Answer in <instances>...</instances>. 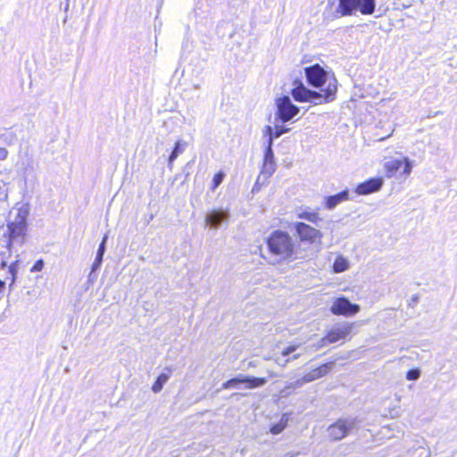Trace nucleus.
<instances>
[{
	"mask_svg": "<svg viewBox=\"0 0 457 457\" xmlns=\"http://www.w3.org/2000/svg\"><path fill=\"white\" fill-rule=\"evenodd\" d=\"M297 349V345H291L282 351L283 356H288Z\"/></svg>",
	"mask_w": 457,
	"mask_h": 457,
	"instance_id": "c85d7f7f",
	"label": "nucleus"
},
{
	"mask_svg": "<svg viewBox=\"0 0 457 457\" xmlns=\"http://www.w3.org/2000/svg\"><path fill=\"white\" fill-rule=\"evenodd\" d=\"M307 82L313 87H320L328 80V84L323 90L324 94L311 90L303 83L297 84L291 92L294 99L300 103H311L319 105L335 100L337 91V81L335 77L328 78V72L320 65L314 64L305 68Z\"/></svg>",
	"mask_w": 457,
	"mask_h": 457,
	"instance_id": "f257e3e1",
	"label": "nucleus"
},
{
	"mask_svg": "<svg viewBox=\"0 0 457 457\" xmlns=\"http://www.w3.org/2000/svg\"><path fill=\"white\" fill-rule=\"evenodd\" d=\"M276 170V162L274 160V153L272 149H264L263 164L262 168V175L266 178L270 177Z\"/></svg>",
	"mask_w": 457,
	"mask_h": 457,
	"instance_id": "dca6fc26",
	"label": "nucleus"
},
{
	"mask_svg": "<svg viewBox=\"0 0 457 457\" xmlns=\"http://www.w3.org/2000/svg\"><path fill=\"white\" fill-rule=\"evenodd\" d=\"M425 452H426V454L424 457H429L430 452L428 450H425Z\"/></svg>",
	"mask_w": 457,
	"mask_h": 457,
	"instance_id": "72a5a7b5",
	"label": "nucleus"
},
{
	"mask_svg": "<svg viewBox=\"0 0 457 457\" xmlns=\"http://www.w3.org/2000/svg\"><path fill=\"white\" fill-rule=\"evenodd\" d=\"M18 166L21 174L24 178L32 174L36 170L33 154L28 148L24 152L20 153Z\"/></svg>",
	"mask_w": 457,
	"mask_h": 457,
	"instance_id": "ddd939ff",
	"label": "nucleus"
},
{
	"mask_svg": "<svg viewBox=\"0 0 457 457\" xmlns=\"http://www.w3.org/2000/svg\"><path fill=\"white\" fill-rule=\"evenodd\" d=\"M6 266V262H2V268L5 267Z\"/></svg>",
	"mask_w": 457,
	"mask_h": 457,
	"instance_id": "58836bf2",
	"label": "nucleus"
},
{
	"mask_svg": "<svg viewBox=\"0 0 457 457\" xmlns=\"http://www.w3.org/2000/svg\"><path fill=\"white\" fill-rule=\"evenodd\" d=\"M68 7H69V4H67V5L65 6V11H67V10H68Z\"/></svg>",
	"mask_w": 457,
	"mask_h": 457,
	"instance_id": "ea45409f",
	"label": "nucleus"
},
{
	"mask_svg": "<svg viewBox=\"0 0 457 457\" xmlns=\"http://www.w3.org/2000/svg\"><path fill=\"white\" fill-rule=\"evenodd\" d=\"M277 112L276 116L282 122H287L292 120L299 112V108L295 105L290 97L284 96L277 99Z\"/></svg>",
	"mask_w": 457,
	"mask_h": 457,
	"instance_id": "0eeeda50",
	"label": "nucleus"
},
{
	"mask_svg": "<svg viewBox=\"0 0 457 457\" xmlns=\"http://www.w3.org/2000/svg\"><path fill=\"white\" fill-rule=\"evenodd\" d=\"M194 88H195V89H198V88H199V85H198V84L195 85V86H194Z\"/></svg>",
	"mask_w": 457,
	"mask_h": 457,
	"instance_id": "e433bc0d",
	"label": "nucleus"
},
{
	"mask_svg": "<svg viewBox=\"0 0 457 457\" xmlns=\"http://www.w3.org/2000/svg\"><path fill=\"white\" fill-rule=\"evenodd\" d=\"M412 299H413V301H417L419 298H418L417 295H415V296L412 297Z\"/></svg>",
	"mask_w": 457,
	"mask_h": 457,
	"instance_id": "4c0bfd02",
	"label": "nucleus"
},
{
	"mask_svg": "<svg viewBox=\"0 0 457 457\" xmlns=\"http://www.w3.org/2000/svg\"><path fill=\"white\" fill-rule=\"evenodd\" d=\"M349 269V262L343 256H338L333 263V271L335 273H341Z\"/></svg>",
	"mask_w": 457,
	"mask_h": 457,
	"instance_id": "4be33fe9",
	"label": "nucleus"
},
{
	"mask_svg": "<svg viewBox=\"0 0 457 457\" xmlns=\"http://www.w3.org/2000/svg\"><path fill=\"white\" fill-rule=\"evenodd\" d=\"M266 244L272 258L270 261V263L291 262L304 257V254L296 246L299 244L287 231L274 230L267 237Z\"/></svg>",
	"mask_w": 457,
	"mask_h": 457,
	"instance_id": "f03ea898",
	"label": "nucleus"
},
{
	"mask_svg": "<svg viewBox=\"0 0 457 457\" xmlns=\"http://www.w3.org/2000/svg\"><path fill=\"white\" fill-rule=\"evenodd\" d=\"M287 422H288L287 415L283 414L280 420L278 423L271 426L270 432L273 435L280 434L286 428Z\"/></svg>",
	"mask_w": 457,
	"mask_h": 457,
	"instance_id": "5701e85b",
	"label": "nucleus"
},
{
	"mask_svg": "<svg viewBox=\"0 0 457 457\" xmlns=\"http://www.w3.org/2000/svg\"><path fill=\"white\" fill-rule=\"evenodd\" d=\"M106 239H107V237L105 236L103 239V241L101 242L99 247H98V250H97V253H96V256L95 258V261L93 262V265H92V270L93 271H96L100 266L102 265V262H103V257H104V254L105 253V242H106Z\"/></svg>",
	"mask_w": 457,
	"mask_h": 457,
	"instance_id": "412c9836",
	"label": "nucleus"
},
{
	"mask_svg": "<svg viewBox=\"0 0 457 457\" xmlns=\"http://www.w3.org/2000/svg\"><path fill=\"white\" fill-rule=\"evenodd\" d=\"M165 371L167 372H163L162 374H160L155 382L154 383V385L152 386V390L154 393H159L162 391L164 384L169 380L170 378V376L172 372V369L170 367H166L164 369Z\"/></svg>",
	"mask_w": 457,
	"mask_h": 457,
	"instance_id": "6ab92c4d",
	"label": "nucleus"
},
{
	"mask_svg": "<svg viewBox=\"0 0 457 457\" xmlns=\"http://www.w3.org/2000/svg\"><path fill=\"white\" fill-rule=\"evenodd\" d=\"M382 178H372L359 184L355 191L358 195H369L378 191L382 187Z\"/></svg>",
	"mask_w": 457,
	"mask_h": 457,
	"instance_id": "2eb2a0df",
	"label": "nucleus"
},
{
	"mask_svg": "<svg viewBox=\"0 0 457 457\" xmlns=\"http://www.w3.org/2000/svg\"><path fill=\"white\" fill-rule=\"evenodd\" d=\"M338 4L334 11L336 18L344 16H355L357 13L371 15L376 9V0H337Z\"/></svg>",
	"mask_w": 457,
	"mask_h": 457,
	"instance_id": "7ed1b4c3",
	"label": "nucleus"
},
{
	"mask_svg": "<svg viewBox=\"0 0 457 457\" xmlns=\"http://www.w3.org/2000/svg\"><path fill=\"white\" fill-rule=\"evenodd\" d=\"M299 357V354H295L292 357V359H297Z\"/></svg>",
	"mask_w": 457,
	"mask_h": 457,
	"instance_id": "c9c22d12",
	"label": "nucleus"
},
{
	"mask_svg": "<svg viewBox=\"0 0 457 457\" xmlns=\"http://www.w3.org/2000/svg\"><path fill=\"white\" fill-rule=\"evenodd\" d=\"M330 310L336 315L351 316L357 313L360 307L355 303H352L345 297H339L333 303Z\"/></svg>",
	"mask_w": 457,
	"mask_h": 457,
	"instance_id": "9b49d317",
	"label": "nucleus"
},
{
	"mask_svg": "<svg viewBox=\"0 0 457 457\" xmlns=\"http://www.w3.org/2000/svg\"><path fill=\"white\" fill-rule=\"evenodd\" d=\"M95 272H96V271H93V270H91V271H90V273H89V275H88V281H89V282H94V281L96 280V275L95 274Z\"/></svg>",
	"mask_w": 457,
	"mask_h": 457,
	"instance_id": "2f4dec72",
	"label": "nucleus"
},
{
	"mask_svg": "<svg viewBox=\"0 0 457 457\" xmlns=\"http://www.w3.org/2000/svg\"><path fill=\"white\" fill-rule=\"evenodd\" d=\"M187 145V142L183 140H178L175 143V146L170 153L169 159H168V166L171 170L172 169V163L173 162L178 158L179 154H181L184 152V147Z\"/></svg>",
	"mask_w": 457,
	"mask_h": 457,
	"instance_id": "aec40b11",
	"label": "nucleus"
},
{
	"mask_svg": "<svg viewBox=\"0 0 457 457\" xmlns=\"http://www.w3.org/2000/svg\"><path fill=\"white\" fill-rule=\"evenodd\" d=\"M223 179H224L223 172L220 171V172L216 173L212 179L213 188H216L217 187H219L221 184Z\"/></svg>",
	"mask_w": 457,
	"mask_h": 457,
	"instance_id": "cd10ccee",
	"label": "nucleus"
},
{
	"mask_svg": "<svg viewBox=\"0 0 457 457\" xmlns=\"http://www.w3.org/2000/svg\"><path fill=\"white\" fill-rule=\"evenodd\" d=\"M297 218L306 220L315 225H318L321 219L320 218L317 211H312L310 208H302L296 213Z\"/></svg>",
	"mask_w": 457,
	"mask_h": 457,
	"instance_id": "a211bd4d",
	"label": "nucleus"
},
{
	"mask_svg": "<svg viewBox=\"0 0 457 457\" xmlns=\"http://www.w3.org/2000/svg\"><path fill=\"white\" fill-rule=\"evenodd\" d=\"M353 326L350 324H337L321 339V342L324 345L336 343L341 339H345L351 334Z\"/></svg>",
	"mask_w": 457,
	"mask_h": 457,
	"instance_id": "f8f14e48",
	"label": "nucleus"
},
{
	"mask_svg": "<svg viewBox=\"0 0 457 457\" xmlns=\"http://www.w3.org/2000/svg\"><path fill=\"white\" fill-rule=\"evenodd\" d=\"M5 282L0 279V291L4 288Z\"/></svg>",
	"mask_w": 457,
	"mask_h": 457,
	"instance_id": "473e14b6",
	"label": "nucleus"
},
{
	"mask_svg": "<svg viewBox=\"0 0 457 457\" xmlns=\"http://www.w3.org/2000/svg\"><path fill=\"white\" fill-rule=\"evenodd\" d=\"M274 137L270 134L266 133V129L264 128L262 130V144L264 145V149H272Z\"/></svg>",
	"mask_w": 457,
	"mask_h": 457,
	"instance_id": "393cba45",
	"label": "nucleus"
},
{
	"mask_svg": "<svg viewBox=\"0 0 457 457\" xmlns=\"http://www.w3.org/2000/svg\"><path fill=\"white\" fill-rule=\"evenodd\" d=\"M267 383L264 378L249 377L244 374H238L222 384V389L239 388L240 385H245L246 389L261 387Z\"/></svg>",
	"mask_w": 457,
	"mask_h": 457,
	"instance_id": "39448f33",
	"label": "nucleus"
},
{
	"mask_svg": "<svg viewBox=\"0 0 457 457\" xmlns=\"http://www.w3.org/2000/svg\"><path fill=\"white\" fill-rule=\"evenodd\" d=\"M9 154L8 150L5 147H0V161H4L7 159Z\"/></svg>",
	"mask_w": 457,
	"mask_h": 457,
	"instance_id": "c756f323",
	"label": "nucleus"
},
{
	"mask_svg": "<svg viewBox=\"0 0 457 457\" xmlns=\"http://www.w3.org/2000/svg\"><path fill=\"white\" fill-rule=\"evenodd\" d=\"M420 377V370L419 369H411L406 373V378L408 380H417Z\"/></svg>",
	"mask_w": 457,
	"mask_h": 457,
	"instance_id": "bb28decb",
	"label": "nucleus"
},
{
	"mask_svg": "<svg viewBox=\"0 0 457 457\" xmlns=\"http://www.w3.org/2000/svg\"><path fill=\"white\" fill-rule=\"evenodd\" d=\"M18 265H19V262H18V261H16L14 262H12L10 266H8V273L11 275L10 287H12V286L15 282Z\"/></svg>",
	"mask_w": 457,
	"mask_h": 457,
	"instance_id": "a878e982",
	"label": "nucleus"
},
{
	"mask_svg": "<svg viewBox=\"0 0 457 457\" xmlns=\"http://www.w3.org/2000/svg\"><path fill=\"white\" fill-rule=\"evenodd\" d=\"M284 457H293V454L287 453Z\"/></svg>",
	"mask_w": 457,
	"mask_h": 457,
	"instance_id": "f704fd0d",
	"label": "nucleus"
},
{
	"mask_svg": "<svg viewBox=\"0 0 457 457\" xmlns=\"http://www.w3.org/2000/svg\"><path fill=\"white\" fill-rule=\"evenodd\" d=\"M402 166H403L402 174L405 177L409 176L412 170V162L409 158L403 157V159L393 158L387 160L384 164L386 176L388 178L394 177L395 173L402 168Z\"/></svg>",
	"mask_w": 457,
	"mask_h": 457,
	"instance_id": "9d476101",
	"label": "nucleus"
},
{
	"mask_svg": "<svg viewBox=\"0 0 457 457\" xmlns=\"http://www.w3.org/2000/svg\"><path fill=\"white\" fill-rule=\"evenodd\" d=\"M229 219V212L223 209H213L209 212L205 217V223L212 228H218L223 223H227Z\"/></svg>",
	"mask_w": 457,
	"mask_h": 457,
	"instance_id": "4468645a",
	"label": "nucleus"
},
{
	"mask_svg": "<svg viewBox=\"0 0 457 457\" xmlns=\"http://www.w3.org/2000/svg\"><path fill=\"white\" fill-rule=\"evenodd\" d=\"M44 262L42 260H38L33 266L32 271H38L43 269Z\"/></svg>",
	"mask_w": 457,
	"mask_h": 457,
	"instance_id": "7c9ffc66",
	"label": "nucleus"
},
{
	"mask_svg": "<svg viewBox=\"0 0 457 457\" xmlns=\"http://www.w3.org/2000/svg\"><path fill=\"white\" fill-rule=\"evenodd\" d=\"M332 367L333 362H328L312 370L311 372L305 374L302 378L291 382L284 390H282V393H284L286 389H295L303 386L305 383H309L324 377L332 370Z\"/></svg>",
	"mask_w": 457,
	"mask_h": 457,
	"instance_id": "6e6552de",
	"label": "nucleus"
},
{
	"mask_svg": "<svg viewBox=\"0 0 457 457\" xmlns=\"http://www.w3.org/2000/svg\"><path fill=\"white\" fill-rule=\"evenodd\" d=\"M357 428L355 418L340 419L328 428L329 436L333 440H341Z\"/></svg>",
	"mask_w": 457,
	"mask_h": 457,
	"instance_id": "423d86ee",
	"label": "nucleus"
},
{
	"mask_svg": "<svg viewBox=\"0 0 457 457\" xmlns=\"http://www.w3.org/2000/svg\"><path fill=\"white\" fill-rule=\"evenodd\" d=\"M294 227L300 242L303 244L312 245L322 237V233L319 229L304 222H295Z\"/></svg>",
	"mask_w": 457,
	"mask_h": 457,
	"instance_id": "1a4fd4ad",
	"label": "nucleus"
},
{
	"mask_svg": "<svg viewBox=\"0 0 457 457\" xmlns=\"http://www.w3.org/2000/svg\"><path fill=\"white\" fill-rule=\"evenodd\" d=\"M349 196V192L347 190H343L338 194H336L334 195L327 196L325 199V204L327 209L333 210L339 204L343 203L344 201H346Z\"/></svg>",
	"mask_w": 457,
	"mask_h": 457,
	"instance_id": "f3484780",
	"label": "nucleus"
},
{
	"mask_svg": "<svg viewBox=\"0 0 457 457\" xmlns=\"http://www.w3.org/2000/svg\"><path fill=\"white\" fill-rule=\"evenodd\" d=\"M264 128L266 129V133L270 134L275 139L289 131V129L279 126H276L275 129H273L271 126L267 125Z\"/></svg>",
	"mask_w": 457,
	"mask_h": 457,
	"instance_id": "b1692460",
	"label": "nucleus"
},
{
	"mask_svg": "<svg viewBox=\"0 0 457 457\" xmlns=\"http://www.w3.org/2000/svg\"><path fill=\"white\" fill-rule=\"evenodd\" d=\"M29 215V208L21 207L18 210L17 217L14 221H11L7 225L8 238L5 240L7 247L11 249L15 243L21 244L27 226V217Z\"/></svg>",
	"mask_w": 457,
	"mask_h": 457,
	"instance_id": "20e7f679",
	"label": "nucleus"
}]
</instances>
